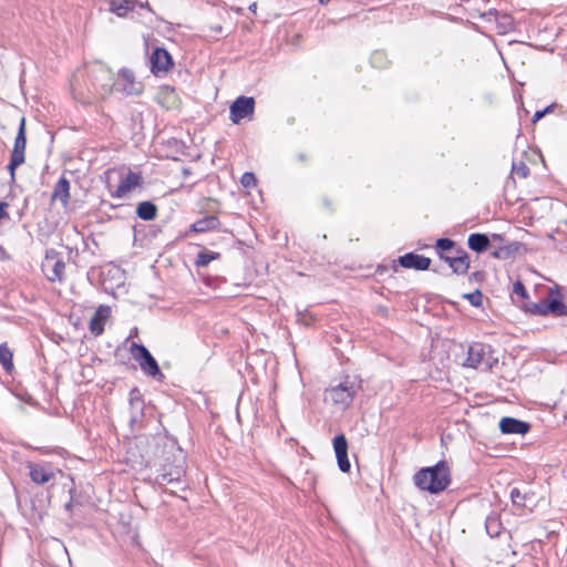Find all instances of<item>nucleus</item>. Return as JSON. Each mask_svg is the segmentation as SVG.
I'll return each mask as SVG.
<instances>
[{"label":"nucleus","mask_w":567,"mask_h":567,"mask_svg":"<svg viewBox=\"0 0 567 567\" xmlns=\"http://www.w3.org/2000/svg\"><path fill=\"white\" fill-rule=\"evenodd\" d=\"M324 204L327 205V207H329V208H330L331 203H330L329 200H324Z\"/></svg>","instance_id":"nucleus-45"},{"label":"nucleus","mask_w":567,"mask_h":567,"mask_svg":"<svg viewBox=\"0 0 567 567\" xmlns=\"http://www.w3.org/2000/svg\"><path fill=\"white\" fill-rule=\"evenodd\" d=\"M492 240L493 241H498V243H503L504 241V237L499 234H493L492 235Z\"/></svg>","instance_id":"nucleus-41"},{"label":"nucleus","mask_w":567,"mask_h":567,"mask_svg":"<svg viewBox=\"0 0 567 567\" xmlns=\"http://www.w3.org/2000/svg\"><path fill=\"white\" fill-rule=\"evenodd\" d=\"M547 307L548 313H553L556 317L567 316V305L558 298L548 299Z\"/></svg>","instance_id":"nucleus-28"},{"label":"nucleus","mask_w":567,"mask_h":567,"mask_svg":"<svg viewBox=\"0 0 567 567\" xmlns=\"http://www.w3.org/2000/svg\"><path fill=\"white\" fill-rule=\"evenodd\" d=\"M184 460H179L176 464L164 466L155 477L156 483L165 485L169 483H178L185 476L186 470Z\"/></svg>","instance_id":"nucleus-8"},{"label":"nucleus","mask_w":567,"mask_h":567,"mask_svg":"<svg viewBox=\"0 0 567 567\" xmlns=\"http://www.w3.org/2000/svg\"><path fill=\"white\" fill-rule=\"evenodd\" d=\"M321 4H328L330 0H318Z\"/></svg>","instance_id":"nucleus-44"},{"label":"nucleus","mask_w":567,"mask_h":567,"mask_svg":"<svg viewBox=\"0 0 567 567\" xmlns=\"http://www.w3.org/2000/svg\"><path fill=\"white\" fill-rule=\"evenodd\" d=\"M511 499L515 506L525 507L527 494L522 493V491L517 487H513L509 493Z\"/></svg>","instance_id":"nucleus-30"},{"label":"nucleus","mask_w":567,"mask_h":567,"mask_svg":"<svg viewBox=\"0 0 567 567\" xmlns=\"http://www.w3.org/2000/svg\"><path fill=\"white\" fill-rule=\"evenodd\" d=\"M91 72L97 82H102V92H100L101 95L109 92L111 86H115L116 91L122 92L126 96H137L143 93L144 87L142 82L135 79L134 73L130 69H121L118 72V78L115 82H113L110 70L101 64L95 65Z\"/></svg>","instance_id":"nucleus-1"},{"label":"nucleus","mask_w":567,"mask_h":567,"mask_svg":"<svg viewBox=\"0 0 567 567\" xmlns=\"http://www.w3.org/2000/svg\"><path fill=\"white\" fill-rule=\"evenodd\" d=\"M219 219L215 215L205 216L192 224L190 230L194 233H206L218 228Z\"/></svg>","instance_id":"nucleus-20"},{"label":"nucleus","mask_w":567,"mask_h":567,"mask_svg":"<svg viewBox=\"0 0 567 567\" xmlns=\"http://www.w3.org/2000/svg\"><path fill=\"white\" fill-rule=\"evenodd\" d=\"M24 163V159H21L20 162L13 164V156H10V162L8 164V169L10 172V175L12 177V179L14 178V171L17 167H19L20 165H22Z\"/></svg>","instance_id":"nucleus-38"},{"label":"nucleus","mask_w":567,"mask_h":567,"mask_svg":"<svg viewBox=\"0 0 567 567\" xmlns=\"http://www.w3.org/2000/svg\"><path fill=\"white\" fill-rule=\"evenodd\" d=\"M25 146H27L25 118L22 117L20 121L17 136L14 138L13 150L11 152V156H13V164L20 162L21 159H25V157H24Z\"/></svg>","instance_id":"nucleus-13"},{"label":"nucleus","mask_w":567,"mask_h":567,"mask_svg":"<svg viewBox=\"0 0 567 567\" xmlns=\"http://www.w3.org/2000/svg\"><path fill=\"white\" fill-rule=\"evenodd\" d=\"M333 449L338 466L341 472L347 473L351 468L350 461L348 458V442L343 434H339L333 439Z\"/></svg>","instance_id":"nucleus-11"},{"label":"nucleus","mask_w":567,"mask_h":567,"mask_svg":"<svg viewBox=\"0 0 567 567\" xmlns=\"http://www.w3.org/2000/svg\"><path fill=\"white\" fill-rule=\"evenodd\" d=\"M555 107V104H550L548 105L547 107H545L544 110H540V111H536L535 114L533 115V122L536 123L538 122L540 118H543L547 113L551 112Z\"/></svg>","instance_id":"nucleus-37"},{"label":"nucleus","mask_w":567,"mask_h":567,"mask_svg":"<svg viewBox=\"0 0 567 567\" xmlns=\"http://www.w3.org/2000/svg\"><path fill=\"white\" fill-rule=\"evenodd\" d=\"M110 315L111 308L109 306H99L89 323V329L94 336H100L104 332V324Z\"/></svg>","instance_id":"nucleus-12"},{"label":"nucleus","mask_w":567,"mask_h":567,"mask_svg":"<svg viewBox=\"0 0 567 567\" xmlns=\"http://www.w3.org/2000/svg\"><path fill=\"white\" fill-rule=\"evenodd\" d=\"M42 270L50 281H62L64 277L65 262L58 257V254L54 250H51L45 255V259L42 262Z\"/></svg>","instance_id":"nucleus-7"},{"label":"nucleus","mask_w":567,"mask_h":567,"mask_svg":"<svg viewBox=\"0 0 567 567\" xmlns=\"http://www.w3.org/2000/svg\"><path fill=\"white\" fill-rule=\"evenodd\" d=\"M240 183L244 187H254L257 185V178L254 173L246 172L243 174Z\"/></svg>","instance_id":"nucleus-35"},{"label":"nucleus","mask_w":567,"mask_h":567,"mask_svg":"<svg viewBox=\"0 0 567 567\" xmlns=\"http://www.w3.org/2000/svg\"><path fill=\"white\" fill-rule=\"evenodd\" d=\"M399 264L403 268L426 270V269H429V267L431 265V259L425 256H422V255H417L414 252H408L399 258Z\"/></svg>","instance_id":"nucleus-14"},{"label":"nucleus","mask_w":567,"mask_h":567,"mask_svg":"<svg viewBox=\"0 0 567 567\" xmlns=\"http://www.w3.org/2000/svg\"><path fill=\"white\" fill-rule=\"evenodd\" d=\"M52 199L61 202L64 206L68 205L70 200V181L66 177L61 176L56 182L52 193Z\"/></svg>","instance_id":"nucleus-18"},{"label":"nucleus","mask_w":567,"mask_h":567,"mask_svg":"<svg viewBox=\"0 0 567 567\" xmlns=\"http://www.w3.org/2000/svg\"><path fill=\"white\" fill-rule=\"evenodd\" d=\"M6 207H8L7 203H0V219L7 215L4 212Z\"/></svg>","instance_id":"nucleus-40"},{"label":"nucleus","mask_w":567,"mask_h":567,"mask_svg":"<svg viewBox=\"0 0 567 567\" xmlns=\"http://www.w3.org/2000/svg\"><path fill=\"white\" fill-rule=\"evenodd\" d=\"M513 292L522 298H527V290H526L525 286L523 285V282H520V281H516L513 285Z\"/></svg>","instance_id":"nucleus-36"},{"label":"nucleus","mask_w":567,"mask_h":567,"mask_svg":"<svg viewBox=\"0 0 567 567\" xmlns=\"http://www.w3.org/2000/svg\"><path fill=\"white\" fill-rule=\"evenodd\" d=\"M413 483L421 491L439 494L451 483L450 466L445 461H440L433 466L423 467L413 475Z\"/></svg>","instance_id":"nucleus-2"},{"label":"nucleus","mask_w":567,"mask_h":567,"mask_svg":"<svg viewBox=\"0 0 567 567\" xmlns=\"http://www.w3.org/2000/svg\"><path fill=\"white\" fill-rule=\"evenodd\" d=\"M467 245L471 250L481 254L488 249L491 239L485 234L474 233L468 236Z\"/></svg>","instance_id":"nucleus-19"},{"label":"nucleus","mask_w":567,"mask_h":567,"mask_svg":"<svg viewBox=\"0 0 567 567\" xmlns=\"http://www.w3.org/2000/svg\"><path fill=\"white\" fill-rule=\"evenodd\" d=\"M219 258V252L203 249L197 254L195 265L197 267H207L213 260H217Z\"/></svg>","instance_id":"nucleus-26"},{"label":"nucleus","mask_w":567,"mask_h":567,"mask_svg":"<svg viewBox=\"0 0 567 567\" xmlns=\"http://www.w3.org/2000/svg\"><path fill=\"white\" fill-rule=\"evenodd\" d=\"M136 215L143 220H153L157 215V207L152 202H142L137 205Z\"/></svg>","instance_id":"nucleus-23"},{"label":"nucleus","mask_w":567,"mask_h":567,"mask_svg":"<svg viewBox=\"0 0 567 567\" xmlns=\"http://www.w3.org/2000/svg\"><path fill=\"white\" fill-rule=\"evenodd\" d=\"M463 298L467 299L472 306L480 307L482 305V292L480 290H475L471 293H465Z\"/></svg>","instance_id":"nucleus-34"},{"label":"nucleus","mask_w":567,"mask_h":567,"mask_svg":"<svg viewBox=\"0 0 567 567\" xmlns=\"http://www.w3.org/2000/svg\"><path fill=\"white\" fill-rule=\"evenodd\" d=\"M455 243L450 238H440L436 240L435 247L437 250L446 251L453 249Z\"/></svg>","instance_id":"nucleus-33"},{"label":"nucleus","mask_w":567,"mask_h":567,"mask_svg":"<svg viewBox=\"0 0 567 567\" xmlns=\"http://www.w3.org/2000/svg\"><path fill=\"white\" fill-rule=\"evenodd\" d=\"M27 467L31 481L38 485H43L55 476L52 466L49 464L29 462Z\"/></svg>","instance_id":"nucleus-10"},{"label":"nucleus","mask_w":567,"mask_h":567,"mask_svg":"<svg viewBox=\"0 0 567 567\" xmlns=\"http://www.w3.org/2000/svg\"><path fill=\"white\" fill-rule=\"evenodd\" d=\"M439 255H440V258L443 259L450 267L453 265L454 257L445 256L442 252H440Z\"/></svg>","instance_id":"nucleus-39"},{"label":"nucleus","mask_w":567,"mask_h":567,"mask_svg":"<svg viewBox=\"0 0 567 567\" xmlns=\"http://www.w3.org/2000/svg\"><path fill=\"white\" fill-rule=\"evenodd\" d=\"M378 59H382V53H380V52H375V53L372 55V58H371L372 63H375V62L378 61Z\"/></svg>","instance_id":"nucleus-42"},{"label":"nucleus","mask_w":567,"mask_h":567,"mask_svg":"<svg viewBox=\"0 0 567 567\" xmlns=\"http://www.w3.org/2000/svg\"><path fill=\"white\" fill-rule=\"evenodd\" d=\"M452 271L456 275H464L470 268V257L466 251L458 249L457 255L453 258Z\"/></svg>","instance_id":"nucleus-22"},{"label":"nucleus","mask_w":567,"mask_h":567,"mask_svg":"<svg viewBox=\"0 0 567 567\" xmlns=\"http://www.w3.org/2000/svg\"><path fill=\"white\" fill-rule=\"evenodd\" d=\"M249 10H250L251 12H254V13H255V12H256V10H257V3H256V2L251 3V4L249 6Z\"/></svg>","instance_id":"nucleus-43"},{"label":"nucleus","mask_w":567,"mask_h":567,"mask_svg":"<svg viewBox=\"0 0 567 567\" xmlns=\"http://www.w3.org/2000/svg\"><path fill=\"white\" fill-rule=\"evenodd\" d=\"M499 429L504 434H525L529 430V424L524 421L506 416L499 421Z\"/></svg>","instance_id":"nucleus-15"},{"label":"nucleus","mask_w":567,"mask_h":567,"mask_svg":"<svg viewBox=\"0 0 567 567\" xmlns=\"http://www.w3.org/2000/svg\"><path fill=\"white\" fill-rule=\"evenodd\" d=\"M151 71L155 75L166 73L173 66L171 54L163 48H155L150 58Z\"/></svg>","instance_id":"nucleus-9"},{"label":"nucleus","mask_w":567,"mask_h":567,"mask_svg":"<svg viewBox=\"0 0 567 567\" xmlns=\"http://www.w3.org/2000/svg\"><path fill=\"white\" fill-rule=\"evenodd\" d=\"M0 364L7 372L13 369V353L7 342L0 344Z\"/></svg>","instance_id":"nucleus-25"},{"label":"nucleus","mask_w":567,"mask_h":567,"mask_svg":"<svg viewBox=\"0 0 567 567\" xmlns=\"http://www.w3.org/2000/svg\"><path fill=\"white\" fill-rule=\"evenodd\" d=\"M134 9V1L133 0H120V1H112L111 3V10L116 13L118 17H125L128 11H132Z\"/></svg>","instance_id":"nucleus-27"},{"label":"nucleus","mask_w":567,"mask_h":567,"mask_svg":"<svg viewBox=\"0 0 567 567\" xmlns=\"http://www.w3.org/2000/svg\"><path fill=\"white\" fill-rule=\"evenodd\" d=\"M157 102L165 109H174L178 104V95L174 87L162 86L157 94Z\"/></svg>","instance_id":"nucleus-17"},{"label":"nucleus","mask_w":567,"mask_h":567,"mask_svg":"<svg viewBox=\"0 0 567 567\" xmlns=\"http://www.w3.org/2000/svg\"><path fill=\"white\" fill-rule=\"evenodd\" d=\"M130 404L132 408L142 410L143 409V401L140 398V391L137 389H134L130 393Z\"/></svg>","instance_id":"nucleus-32"},{"label":"nucleus","mask_w":567,"mask_h":567,"mask_svg":"<svg viewBox=\"0 0 567 567\" xmlns=\"http://www.w3.org/2000/svg\"><path fill=\"white\" fill-rule=\"evenodd\" d=\"M485 529L491 537L499 536L503 529V525L498 514L492 513L486 517Z\"/></svg>","instance_id":"nucleus-24"},{"label":"nucleus","mask_w":567,"mask_h":567,"mask_svg":"<svg viewBox=\"0 0 567 567\" xmlns=\"http://www.w3.org/2000/svg\"><path fill=\"white\" fill-rule=\"evenodd\" d=\"M520 246L522 244L518 241L502 245L492 250L491 256L495 259L506 260L514 257L518 252Z\"/></svg>","instance_id":"nucleus-21"},{"label":"nucleus","mask_w":567,"mask_h":567,"mask_svg":"<svg viewBox=\"0 0 567 567\" xmlns=\"http://www.w3.org/2000/svg\"><path fill=\"white\" fill-rule=\"evenodd\" d=\"M255 112L254 97L239 96L229 107V118L234 124H239L241 120L251 117Z\"/></svg>","instance_id":"nucleus-6"},{"label":"nucleus","mask_w":567,"mask_h":567,"mask_svg":"<svg viewBox=\"0 0 567 567\" xmlns=\"http://www.w3.org/2000/svg\"><path fill=\"white\" fill-rule=\"evenodd\" d=\"M495 363H497V359L493 358L491 346L475 342L468 347L464 365L487 371L491 370Z\"/></svg>","instance_id":"nucleus-4"},{"label":"nucleus","mask_w":567,"mask_h":567,"mask_svg":"<svg viewBox=\"0 0 567 567\" xmlns=\"http://www.w3.org/2000/svg\"><path fill=\"white\" fill-rule=\"evenodd\" d=\"M141 176L138 174L130 172L124 179L121 181L116 190L112 193L113 197L123 198L126 196L132 188L140 185Z\"/></svg>","instance_id":"nucleus-16"},{"label":"nucleus","mask_w":567,"mask_h":567,"mask_svg":"<svg viewBox=\"0 0 567 567\" xmlns=\"http://www.w3.org/2000/svg\"><path fill=\"white\" fill-rule=\"evenodd\" d=\"M547 302L548 299H543L539 302H532L529 306H527V311L534 315L546 316L548 315Z\"/></svg>","instance_id":"nucleus-29"},{"label":"nucleus","mask_w":567,"mask_h":567,"mask_svg":"<svg viewBox=\"0 0 567 567\" xmlns=\"http://www.w3.org/2000/svg\"><path fill=\"white\" fill-rule=\"evenodd\" d=\"M360 384L350 377L344 378L337 385H331L324 391L323 400L339 410H346L360 390Z\"/></svg>","instance_id":"nucleus-3"},{"label":"nucleus","mask_w":567,"mask_h":567,"mask_svg":"<svg viewBox=\"0 0 567 567\" xmlns=\"http://www.w3.org/2000/svg\"><path fill=\"white\" fill-rule=\"evenodd\" d=\"M131 353L133 359L140 364L142 371L155 379L162 380L164 374L161 372L157 361L148 351V349L140 343L131 344Z\"/></svg>","instance_id":"nucleus-5"},{"label":"nucleus","mask_w":567,"mask_h":567,"mask_svg":"<svg viewBox=\"0 0 567 567\" xmlns=\"http://www.w3.org/2000/svg\"><path fill=\"white\" fill-rule=\"evenodd\" d=\"M512 169L520 178H526L530 173L529 167L524 162L514 163Z\"/></svg>","instance_id":"nucleus-31"}]
</instances>
